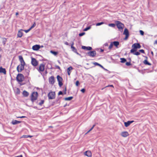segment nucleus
<instances>
[{
  "label": "nucleus",
  "instance_id": "nucleus-1",
  "mask_svg": "<svg viewBox=\"0 0 157 157\" xmlns=\"http://www.w3.org/2000/svg\"><path fill=\"white\" fill-rule=\"evenodd\" d=\"M18 57L19 60L21 63V64L17 66V69L18 72H20L24 69L25 63L21 56H19Z\"/></svg>",
  "mask_w": 157,
  "mask_h": 157
},
{
  "label": "nucleus",
  "instance_id": "nucleus-2",
  "mask_svg": "<svg viewBox=\"0 0 157 157\" xmlns=\"http://www.w3.org/2000/svg\"><path fill=\"white\" fill-rule=\"evenodd\" d=\"M115 23L119 30L121 32H122L123 29L124 27V25L123 24L119 21H115Z\"/></svg>",
  "mask_w": 157,
  "mask_h": 157
},
{
  "label": "nucleus",
  "instance_id": "nucleus-3",
  "mask_svg": "<svg viewBox=\"0 0 157 157\" xmlns=\"http://www.w3.org/2000/svg\"><path fill=\"white\" fill-rule=\"evenodd\" d=\"M38 94L37 92H33L31 95V100L32 102L37 100Z\"/></svg>",
  "mask_w": 157,
  "mask_h": 157
},
{
  "label": "nucleus",
  "instance_id": "nucleus-4",
  "mask_svg": "<svg viewBox=\"0 0 157 157\" xmlns=\"http://www.w3.org/2000/svg\"><path fill=\"white\" fill-rule=\"evenodd\" d=\"M55 92L51 91L48 94V97L49 99H53L55 98Z\"/></svg>",
  "mask_w": 157,
  "mask_h": 157
},
{
  "label": "nucleus",
  "instance_id": "nucleus-5",
  "mask_svg": "<svg viewBox=\"0 0 157 157\" xmlns=\"http://www.w3.org/2000/svg\"><path fill=\"white\" fill-rule=\"evenodd\" d=\"M16 79L18 82H21L24 79V75L21 74H18L17 76Z\"/></svg>",
  "mask_w": 157,
  "mask_h": 157
},
{
  "label": "nucleus",
  "instance_id": "nucleus-6",
  "mask_svg": "<svg viewBox=\"0 0 157 157\" xmlns=\"http://www.w3.org/2000/svg\"><path fill=\"white\" fill-rule=\"evenodd\" d=\"M44 68L45 64L44 63H41L39 67L37 68V69L39 72H41L44 71Z\"/></svg>",
  "mask_w": 157,
  "mask_h": 157
},
{
  "label": "nucleus",
  "instance_id": "nucleus-7",
  "mask_svg": "<svg viewBox=\"0 0 157 157\" xmlns=\"http://www.w3.org/2000/svg\"><path fill=\"white\" fill-rule=\"evenodd\" d=\"M31 63L33 66L36 67L37 66L38 62L35 58L31 57Z\"/></svg>",
  "mask_w": 157,
  "mask_h": 157
},
{
  "label": "nucleus",
  "instance_id": "nucleus-8",
  "mask_svg": "<svg viewBox=\"0 0 157 157\" xmlns=\"http://www.w3.org/2000/svg\"><path fill=\"white\" fill-rule=\"evenodd\" d=\"M57 81L58 82L59 85V86L60 87H61V86L63 85V84L62 82L63 79L59 75H58L57 76Z\"/></svg>",
  "mask_w": 157,
  "mask_h": 157
},
{
  "label": "nucleus",
  "instance_id": "nucleus-9",
  "mask_svg": "<svg viewBox=\"0 0 157 157\" xmlns=\"http://www.w3.org/2000/svg\"><path fill=\"white\" fill-rule=\"evenodd\" d=\"M123 34L125 35V37L124 38V40H127L129 36L128 31L127 28L125 29L123 33Z\"/></svg>",
  "mask_w": 157,
  "mask_h": 157
},
{
  "label": "nucleus",
  "instance_id": "nucleus-10",
  "mask_svg": "<svg viewBox=\"0 0 157 157\" xmlns=\"http://www.w3.org/2000/svg\"><path fill=\"white\" fill-rule=\"evenodd\" d=\"M88 55L90 57H94L96 55V52L95 51L89 52L87 53Z\"/></svg>",
  "mask_w": 157,
  "mask_h": 157
},
{
  "label": "nucleus",
  "instance_id": "nucleus-11",
  "mask_svg": "<svg viewBox=\"0 0 157 157\" xmlns=\"http://www.w3.org/2000/svg\"><path fill=\"white\" fill-rule=\"evenodd\" d=\"M55 82V78L54 76H52L49 78V82L50 84L53 85Z\"/></svg>",
  "mask_w": 157,
  "mask_h": 157
},
{
  "label": "nucleus",
  "instance_id": "nucleus-12",
  "mask_svg": "<svg viewBox=\"0 0 157 157\" xmlns=\"http://www.w3.org/2000/svg\"><path fill=\"white\" fill-rule=\"evenodd\" d=\"M121 135L122 137H126L128 136L129 135L128 132L127 131L122 132L121 133Z\"/></svg>",
  "mask_w": 157,
  "mask_h": 157
},
{
  "label": "nucleus",
  "instance_id": "nucleus-13",
  "mask_svg": "<svg viewBox=\"0 0 157 157\" xmlns=\"http://www.w3.org/2000/svg\"><path fill=\"white\" fill-rule=\"evenodd\" d=\"M40 46L39 45L36 44L32 47V49L34 51H37L40 48Z\"/></svg>",
  "mask_w": 157,
  "mask_h": 157
},
{
  "label": "nucleus",
  "instance_id": "nucleus-14",
  "mask_svg": "<svg viewBox=\"0 0 157 157\" xmlns=\"http://www.w3.org/2000/svg\"><path fill=\"white\" fill-rule=\"evenodd\" d=\"M85 155L88 157H91L92 156V153L90 151H87L84 152Z\"/></svg>",
  "mask_w": 157,
  "mask_h": 157
},
{
  "label": "nucleus",
  "instance_id": "nucleus-15",
  "mask_svg": "<svg viewBox=\"0 0 157 157\" xmlns=\"http://www.w3.org/2000/svg\"><path fill=\"white\" fill-rule=\"evenodd\" d=\"M141 46L139 43H134L132 44V48H140Z\"/></svg>",
  "mask_w": 157,
  "mask_h": 157
},
{
  "label": "nucleus",
  "instance_id": "nucleus-16",
  "mask_svg": "<svg viewBox=\"0 0 157 157\" xmlns=\"http://www.w3.org/2000/svg\"><path fill=\"white\" fill-rule=\"evenodd\" d=\"M134 121H128L127 122H124V125L126 127H128V126L131 124L133 123Z\"/></svg>",
  "mask_w": 157,
  "mask_h": 157
},
{
  "label": "nucleus",
  "instance_id": "nucleus-17",
  "mask_svg": "<svg viewBox=\"0 0 157 157\" xmlns=\"http://www.w3.org/2000/svg\"><path fill=\"white\" fill-rule=\"evenodd\" d=\"M23 31V30L22 29H20V30H19L17 34V36L18 37H21L22 36L23 33L21 32V31Z\"/></svg>",
  "mask_w": 157,
  "mask_h": 157
},
{
  "label": "nucleus",
  "instance_id": "nucleus-18",
  "mask_svg": "<svg viewBox=\"0 0 157 157\" xmlns=\"http://www.w3.org/2000/svg\"><path fill=\"white\" fill-rule=\"evenodd\" d=\"M82 48L85 50L86 49L87 50H91L92 49V48L91 47H86L84 46H82Z\"/></svg>",
  "mask_w": 157,
  "mask_h": 157
},
{
  "label": "nucleus",
  "instance_id": "nucleus-19",
  "mask_svg": "<svg viewBox=\"0 0 157 157\" xmlns=\"http://www.w3.org/2000/svg\"><path fill=\"white\" fill-rule=\"evenodd\" d=\"M73 69V67L70 66L67 69V74L68 75H70L71 73V71Z\"/></svg>",
  "mask_w": 157,
  "mask_h": 157
},
{
  "label": "nucleus",
  "instance_id": "nucleus-20",
  "mask_svg": "<svg viewBox=\"0 0 157 157\" xmlns=\"http://www.w3.org/2000/svg\"><path fill=\"white\" fill-rule=\"evenodd\" d=\"M22 94L23 96L27 97L29 95V93L26 90H24L22 92Z\"/></svg>",
  "mask_w": 157,
  "mask_h": 157
},
{
  "label": "nucleus",
  "instance_id": "nucleus-21",
  "mask_svg": "<svg viewBox=\"0 0 157 157\" xmlns=\"http://www.w3.org/2000/svg\"><path fill=\"white\" fill-rule=\"evenodd\" d=\"M0 73H2L5 75L6 74V69L1 67H0Z\"/></svg>",
  "mask_w": 157,
  "mask_h": 157
},
{
  "label": "nucleus",
  "instance_id": "nucleus-22",
  "mask_svg": "<svg viewBox=\"0 0 157 157\" xmlns=\"http://www.w3.org/2000/svg\"><path fill=\"white\" fill-rule=\"evenodd\" d=\"M113 45L115 46L117 48H118V46L119 44V43L118 41H115L112 42Z\"/></svg>",
  "mask_w": 157,
  "mask_h": 157
},
{
  "label": "nucleus",
  "instance_id": "nucleus-23",
  "mask_svg": "<svg viewBox=\"0 0 157 157\" xmlns=\"http://www.w3.org/2000/svg\"><path fill=\"white\" fill-rule=\"evenodd\" d=\"M21 122V121H17L16 120H13L12 121V124L13 125L16 124H17L20 123Z\"/></svg>",
  "mask_w": 157,
  "mask_h": 157
},
{
  "label": "nucleus",
  "instance_id": "nucleus-24",
  "mask_svg": "<svg viewBox=\"0 0 157 157\" xmlns=\"http://www.w3.org/2000/svg\"><path fill=\"white\" fill-rule=\"evenodd\" d=\"M144 63L145 65H147L149 66L151 65V64L148 62L147 59H145L143 62Z\"/></svg>",
  "mask_w": 157,
  "mask_h": 157
},
{
  "label": "nucleus",
  "instance_id": "nucleus-25",
  "mask_svg": "<svg viewBox=\"0 0 157 157\" xmlns=\"http://www.w3.org/2000/svg\"><path fill=\"white\" fill-rule=\"evenodd\" d=\"M71 48L72 49V51L76 53L77 54H78L77 52V49L74 46L73 47H71Z\"/></svg>",
  "mask_w": 157,
  "mask_h": 157
},
{
  "label": "nucleus",
  "instance_id": "nucleus-26",
  "mask_svg": "<svg viewBox=\"0 0 157 157\" xmlns=\"http://www.w3.org/2000/svg\"><path fill=\"white\" fill-rule=\"evenodd\" d=\"M132 48L130 50V53L133 54L137 50V49L135 48Z\"/></svg>",
  "mask_w": 157,
  "mask_h": 157
},
{
  "label": "nucleus",
  "instance_id": "nucleus-27",
  "mask_svg": "<svg viewBox=\"0 0 157 157\" xmlns=\"http://www.w3.org/2000/svg\"><path fill=\"white\" fill-rule=\"evenodd\" d=\"M73 98V97H69L67 98H64L65 100L66 101H70L72 100Z\"/></svg>",
  "mask_w": 157,
  "mask_h": 157
},
{
  "label": "nucleus",
  "instance_id": "nucleus-28",
  "mask_svg": "<svg viewBox=\"0 0 157 157\" xmlns=\"http://www.w3.org/2000/svg\"><path fill=\"white\" fill-rule=\"evenodd\" d=\"M50 52L55 56H56L58 54V52H55L52 50Z\"/></svg>",
  "mask_w": 157,
  "mask_h": 157
},
{
  "label": "nucleus",
  "instance_id": "nucleus-29",
  "mask_svg": "<svg viewBox=\"0 0 157 157\" xmlns=\"http://www.w3.org/2000/svg\"><path fill=\"white\" fill-rule=\"evenodd\" d=\"M113 45L112 42H111L108 48L109 50H111L113 47Z\"/></svg>",
  "mask_w": 157,
  "mask_h": 157
},
{
  "label": "nucleus",
  "instance_id": "nucleus-30",
  "mask_svg": "<svg viewBox=\"0 0 157 157\" xmlns=\"http://www.w3.org/2000/svg\"><path fill=\"white\" fill-rule=\"evenodd\" d=\"M121 60V62L122 63H124L126 61V60L124 58H121L120 59Z\"/></svg>",
  "mask_w": 157,
  "mask_h": 157
},
{
  "label": "nucleus",
  "instance_id": "nucleus-31",
  "mask_svg": "<svg viewBox=\"0 0 157 157\" xmlns=\"http://www.w3.org/2000/svg\"><path fill=\"white\" fill-rule=\"evenodd\" d=\"M133 54L134 55H136V56H138V55H139L140 54V52H135L134 53H133Z\"/></svg>",
  "mask_w": 157,
  "mask_h": 157
},
{
  "label": "nucleus",
  "instance_id": "nucleus-32",
  "mask_svg": "<svg viewBox=\"0 0 157 157\" xmlns=\"http://www.w3.org/2000/svg\"><path fill=\"white\" fill-rule=\"evenodd\" d=\"M108 25L109 26H110V27H115V25L114 24H113V23H111V24H109Z\"/></svg>",
  "mask_w": 157,
  "mask_h": 157
},
{
  "label": "nucleus",
  "instance_id": "nucleus-33",
  "mask_svg": "<svg viewBox=\"0 0 157 157\" xmlns=\"http://www.w3.org/2000/svg\"><path fill=\"white\" fill-rule=\"evenodd\" d=\"M91 28V27L90 26H89L87 27L85 29H84L83 31H87L88 30L90 29Z\"/></svg>",
  "mask_w": 157,
  "mask_h": 157
},
{
  "label": "nucleus",
  "instance_id": "nucleus-34",
  "mask_svg": "<svg viewBox=\"0 0 157 157\" xmlns=\"http://www.w3.org/2000/svg\"><path fill=\"white\" fill-rule=\"evenodd\" d=\"M20 89L18 88H17V91H16V93L17 94H20Z\"/></svg>",
  "mask_w": 157,
  "mask_h": 157
},
{
  "label": "nucleus",
  "instance_id": "nucleus-35",
  "mask_svg": "<svg viewBox=\"0 0 157 157\" xmlns=\"http://www.w3.org/2000/svg\"><path fill=\"white\" fill-rule=\"evenodd\" d=\"M44 100H42L40 102V103H39V105H41L44 104Z\"/></svg>",
  "mask_w": 157,
  "mask_h": 157
},
{
  "label": "nucleus",
  "instance_id": "nucleus-36",
  "mask_svg": "<svg viewBox=\"0 0 157 157\" xmlns=\"http://www.w3.org/2000/svg\"><path fill=\"white\" fill-rule=\"evenodd\" d=\"M36 25V23L35 22H34L33 24V25L31 26V27L30 28L32 29Z\"/></svg>",
  "mask_w": 157,
  "mask_h": 157
},
{
  "label": "nucleus",
  "instance_id": "nucleus-37",
  "mask_svg": "<svg viewBox=\"0 0 157 157\" xmlns=\"http://www.w3.org/2000/svg\"><path fill=\"white\" fill-rule=\"evenodd\" d=\"M103 24H104V22H100V23H97L96 24V25L97 26H99V25H102Z\"/></svg>",
  "mask_w": 157,
  "mask_h": 157
},
{
  "label": "nucleus",
  "instance_id": "nucleus-38",
  "mask_svg": "<svg viewBox=\"0 0 157 157\" xmlns=\"http://www.w3.org/2000/svg\"><path fill=\"white\" fill-rule=\"evenodd\" d=\"M23 136L25 138H28V137H32V136H30V135H25Z\"/></svg>",
  "mask_w": 157,
  "mask_h": 157
},
{
  "label": "nucleus",
  "instance_id": "nucleus-39",
  "mask_svg": "<svg viewBox=\"0 0 157 157\" xmlns=\"http://www.w3.org/2000/svg\"><path fill=\"white\" fill-rule=\"evenodd\" d=\"M31 29L30 28L29 29L27 30H23L24 31H25L26 33H27L28 32H29Z\"/></svg>",
  "mask_w": 157,
  "mask_h": 157
},
{
  "label": "nucleus",
  "instance_id": "nucleus-40",
  "mask_svg": "<svg viewBox=\"0 0 157 157\" xmlns=\"http://www.w3.org/2000/svg\"><path fill=\"white\" fill-rule=\"evenodd\" d=\"M140 34L141 35L143 36V35H144V32L143 31L140 30Z\"/></svg>",
  "mask_w": 157,
  "mask_h": 157
},
{
  "label": "nucleus",
  "instance_id": "nucleus-41",
  "mask_svg": "<svg viewBox=\"0 0 157 157\" xmlns=\"http://www.w3.org/2000/svg\"><path fill=\"white\" fill-rule=\"evenodd\" d=\"M79 84V82L78 81H76L75 83V85L76 86H78Z\"/></svg>",
  "mask_w": 157,
  "mask_h": 157
},
{
  "label": "nucleus",
  "instance_id": "nucleus-42",
  "mask_svg": "<svg viewBox=\"0 0 157 157\" xmlns=\"http://www.w3.org/2000/svg\"><path fill=\"white\" fill-rule=\"evenodd\" d=\"M125 64L127 66H128L130 65H131V63L130 62H127Z\"/></svg>",
  "mask_w": 157,
  "mask_h": 157
},
{
  "label": "nucleus",
  "instance_id": "nucleus-43",
  "mask_svg": "<svg viewBox=\"0 0 157 157\" xmlns=\"http://www.w3.org/2000/svg\"><path fill=\"white\" fill-rule=\"evenodd\" d=\"M85 34V33H82L79 34V36H82L84 35Z\"/></svg>",
  "mask_w": 157,
  "mask_h": 157
},
{
  "label": "nucleus",
  "instance_id": "nucleus-44",
  "mask_svg": "<svg viewBox=\"0 0 157 157\" xmlns=\"http://www.w3.org/2000/svg\"><path fill=\"white\" fill-rule=\"evenodd\" d=\"M139 51L140 52H141V53H145V52H144V50L143 49H141V50H140Z\"/></svg>",
  "mask_w": 157,
  "mask_h": 157
},
{
  "label": "nucleus",
  "instance_id": "nucleus-45",
  "mask_svg": "<svg viewBox=\"0 0 157 157\" xmlns=\"http://www.w3.org/2000/svg\"><path fill=\"white\" fill-rule=\"evenodd\" d=\"M112 87L113 88H114V86H113V85H109L106 86H105V88H106V87Z\"/></svg>",
  "mask_w": 157,
  "mask_h": 157
},
{
  "label": "nucleus",
  "instance_id": "nucleus-46",
  "mask_svg": "<svg viewBox=\"0 0 157 157\" xmlns=\"http://www.w3.org/2000/svg\"><path fill=\"white\" fill-rule=\"evenodd\" d=\"M55 67H56L57 68V69H59V70H60V67H59V66H58V65H56L55 66Z\"/></svg>",
  "mask_w": 157,
  "mask_h": 157
},
{
  "label": "nucleus",
  "instance_id": "nucleus-47",
  "mask_svg": "<svg viewBox=\"0 0 157 157\" xmlns=\"http://www.w3.org/2000/svg\"><path fill=\"white\" fill-rule=\"evenodd\" d=\"M81 91L83 93H84L85 92V90L83 88L81 90Z\"/></svg>",
  "mask_w": 157,
  "mask_h": 157
},
{
  "label": "nucleus",
  "instance_id": "nucleus-48",
  "mask_svg": "<svg viewBox=\"0 0 157 157\" xmlns=\"http://www.w3.org/2000/svg\"><path fill=\"white\" fill-rule=\"evenodd\" d=\"M26 71L27 75H29V74L30 71L29 70H26Z\"/></svg>",
  "mask_w": 157,
  "mask_h": 157
},
{
  "label": "nucleus",
  "instance_id": "nucleus-49",
  "mask_svg": "<svg viewBox=\"0 0 157 157\" xmlns=\"http://www.w3.org/2000/svg\"><path fill=\"white\" fill-rule=\"evenodd\" d=\"M93 64L95 65V66H98V63H97V62H94V63H93Z\"/></svg>",
  "mask_w": 157,
  "mask_h": 157
},
{
  "label": "nucleus",
  "instance_id": "nucleus-50",
  "mask_svg": "<svg viewBox=\"0 0 157 157\" xmlns=\"http://www.w3.org/2000/svg\"><path fill=\"white\" fill-rule=\"evenodd\" d=\"M63 94V93L61 91H60L58 93L59 95H61V94Z\"/></svg>",
  "mask_w": 157,
  "mask_h": 157
},
{
  "label": "nucleus",
  "instance_id": "nucleus-51",
  "mask_svg": "<svg viewBox=\"0 0 157 157\" xmlns=\"http://www.w3.org/2000/svg\"><path fill=\"white\" fill-rule=\"evenodd\" d=\"M25 117H26L25 116H22L21 117H17V118H25Z\"/></svg>",
  "mask_w": 157,
  "mask_h": 157
},
{
  "label": "nucleus",
  "instance_id": "nucleus-52",
  "mask_svg": "<svg viewBox=\"0 0 157 157\" xmlns=\"http://www.w3.org/2000/svg\"><path fill=\"white\" fill-rule=\"evenodd\" d=\"M64 44L66 45H69V44H68V43L67 42V41H66L64 42Z\"/></svg>",
  "mask_w": 157,
  "mask_h": 157
},
{
  "label": "nucleus",
  "instance_id": "nucleus-53",
  "mask_svg": "<svg viewBox=\"0 0 157 157\" xmlns=\"http://www.w3.org/2000/svg\"><path fill=\"white\" fill-rule=\"evenodd\" d=\"M74 42H72L71 44V47H74Z\"/></svg>",
  "mask_w": 157,
  "mask_h": 157
},
{
  "label": "nucleus",
  "instance_id": "nucleus-54",
  "mask_svg": "<svg viewBox=\"0 0 157 157\" xmlns=\"http://www.w3.org/2000/svg\"><path fill=\"white\" fill-rule=\"evenodd\" d=\"M93 129L91 128L87 132V133H88L89 132H90Z\"/></svg>",
  "mask_w": 157,
  "mask_h": 157
},
{
  "label": "nucleus",
  "instance_id": "nucleus-55",
  "mask_svg": "<svg viewBox=\"0 0 157 157\" xmlns=\"http://www.w3.org/2000/svg\"><path fill=\"white\" fill-rule=\"evenodd\" d=\"M16 157H23V156L22 155H20L19 156H17Z\"/></svg>",
  "mask_w": 157,
  "mask_h": 157
},
{
  "label": "nucleus",
  "instance_id": "nucleus-56",
  "mask_svg": "<svg viewBox=\"0 0 157 157\" xmlns=\"http://www.w3.org/2000/svg\"><path fill=\"white\" fill-rule=\"evenodd\" d=\"M155 44H157V40H156L154 42Z\"/></svg>",
  "mask_w": 157,
  "mask_h": 157
},
{
  "label": "nucleus",
  "instance_id": "nucleus-57",
  "mask_svg": "<svg viewBox=\"0 0 157 157\" xmlns=\"http://www.w3.org/2000/svg\"><path fill=\"white\" fill-rule=\"evenodd\" d=\"M95 124H94L93 125V126L91 128L93 129V128H94V127H95Z\"/></svg>",
  "mask_w": 157,
  "mask_h": 157
},
{
  "label": "nucleus",
  "instance_id": "nucleus-58",
  "mask_svg": "<svg viewBox=\"0 0 157 157\" xmlns=\"http://www.w3.org/2000/svg\"><path fill=\"white\" fill-rule=\"evenodd\" d=\"M95 124H94L93 125V126L91 128L93 129V128H94V127H95Z\"/></svg>",
  "mask_w": 157,
  "mask_h": 157
},
{
  "label": "nucleus",
  "instance_id": "nucleus-59",
  "mask_svg": "<svg viewBox=\"0 0 157 157\" xmlns=\"http://www.w3.org/2000/svg\"><path fill=\"white\" fill-rule=\"evenodd\" d=\"M95 124H94L93 125V126L91 128L93 129V128H94V127H95Z\"/></svg>",
  "mask_w": 157,
  "mask_h": 157
},
{
  "label": "nucleus",
  "instance_id": "nucleus-60",
  "mask_svg": "<svg viewBox=\"0 0 157 157\" xmlns=\"http://www.w3.org/2000/svg\"><path fill=\"white\" fill-rule=\"evenodd\" d=\"M18 14H19V13H18V12H16V15H17H17H18Z\"/></svg>",
  "mask_w": 157,
  "mask_h": 157
},
{
  "label": "nucleus",
  "instance_id": "nucleus-61",
  "mask_svg": "<svg viewBox=\"0 0 157 157\" xmlns=\"http://www.w3.org/2000/svg\"><path fill=\"white\" fill-rule=\"evenodd\" d=\"M105 46H108V44L107 43H106V44H105Z\"/></svg>",
  "mask_w": 157,
  "mask_h": 157
},
{
  "label": "nucleus",
  "instance_id": "nucleus-62",
  "mask_svg": "<svg viewBox=\"0 0 157 157\" xmlns=\"http://www.w3.org/2000/svg\"><path fill=\"white\" fill-rule=\"evenodd\" d=\"M98 66H101V64H100L98 63Z\"/></svg>",
  "mask_w": 157,
  "mask_h": 157
},
{
  "label": "nucleus",
  "instance_id": "nucleus-63",
  "mask_svg": "<svg viewBox=\"0 0 157 157\" xmlns=\"http://www.w3.org/2000/svg\"><path fill=\"white\" fill-rule=\"evenodd\" d=\"M49 128H52V127H52V126H49Z\"/></svg>",
  "mask_w": 157,
  "mask_h": 157
},
{
  "label": "nucleus",
  "instance_id": "nucleus-64",
  "mask_svg": "<svg viewBox=\"0 0 157 157\" xmlns=\"http://www.w3.org/2000/svg\"><path fill=\"white\" fill-rule=\"evenodd\" d=\"M100 67H103L101 65V66H100Z\"/></svg>",
  "mask_w": 157,
  "mask_h": 157
}]
</instances>
